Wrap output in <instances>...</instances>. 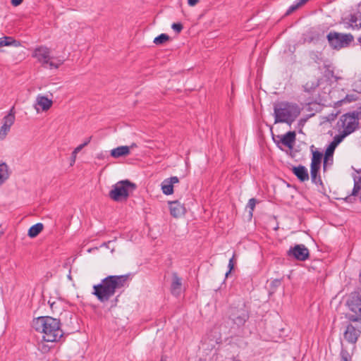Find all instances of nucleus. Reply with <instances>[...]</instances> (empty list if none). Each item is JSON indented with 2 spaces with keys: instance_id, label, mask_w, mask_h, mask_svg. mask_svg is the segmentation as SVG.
<instances>
[{
  "instance_id": "1",
  "label": "nucleus",
  "mask_w": 361,
  "mask_h": 361,
  "mask_svg": "<svg viewBox=\"0 0 361 361\" xmlns=\"http://www.w3.org/2000/svg\"><path fill=\"white\" fill-rule=\"evenodd\" d=\"M129 275H109L103 279L98 284L94 285L92 294L101 302H106L114 295L116 290L124 288L128 281Z\"/></svg>"
},
{
  "instance_id": "2",
  "label": "nucleus",
  "mask_w": 361,
  "mask_h": 361,
  "mask_svg": "<svg viewBox=\"0 0 361 361\" xmlns=\"http://www.w3.org/2000/svg\"><path fill=\"white\" fill-rule=\"evenodd\" d=\"M32 326L35 331L43 334L42 340L44 342L59 341L64 334L61 329L60 320L52 317H39L34 319Z\"/></svg>"
},
{
  "instance_id": "3",
  "label": "nucleus",
  "mask_w": 361,
  "mask_h": 361,
  "mask_svg": "<svg viewBox=\"0 0 361 361\" xmlns=\"http://www.w3.org/2000/svg\"><path fill=\"white\" fill-rule=\"evenodd\" d=\"M361 118V108L357 111L347 113L342 115L338 121L337 126L340 135L343 137L355 132L359 126Z\"/></svg>"
},
{
  "instance_id": "4",
  "label": "nucleus",
  "mask_w": 361,
  "mask_h": 361,
  "mask_svg": "<svg viewBox=\"0 0 361 361\" xmlns=\"http://www.w3.org/2000/svg\"><path fill=\"white\" fill-rule=\"evenodd\" d=\"M296 105L282 102L274 106L275 123H290L292 122L299 114Z\"/></svg>"
},
{
  "instance_id": "5",
  "label": "nucleus",
  "mask_w": 361,
  "mask_h": 361,
  "mask_svg": "<svg viewBox=\"0 0 361 361\" xmlns=\"http://www.w3.org/2000/svg\"><path fill=\"white\" fill-rule=\"evenodd\" d=\"M137 189V185L129 180H123L117 182L113 185V189L109 192V197L119 202L122 200H126L130 193Z\"/></svg>"
},
{
  "instance_id": "6",
  "label": "nucleus",
  "mask_w": 361,
  "mask_h": 361,
  "mask_svg": "<svg viewBox=\"0 0 361 361\" xmlns=\"http://www.w3.org/2000/svg\"><path fill=\"white\" fill-rule=\"evenodd\" d=\"M349 310L353 314H349L347 318L353 322L361 321V293H353L347 301Z\"/></svg>"
},
{
  "instance_id": "7",
  "label": "nucleus",
  "mask_w": 361,
  "mask_h": 361,
  "mask_svg": "<svg viewBox=\"0 0 361 361\" xmlns=\"http://www.w3.org/2000/svg\"><path fill=\"white\" fill-rule=\"evenodd\" d=\"M327 39L333 49H340L349 45V44L353 41L354 38L351 34L330 32L327 35Z\"/></svg>"
},
{
  "instance_id": "8",
  "label": "nucleus",
  "mask_w": 361,
  "mask_h": 361,
  "mask_svg": "<svg viewBox=\"0 0 361 361\" xmlns=\"http://www.w3.org/2000/svg\"><path fill=\"white\" fill-rule=\"evenodd\" d=\"M322 156L323 154L319 151L316 150L312 152V157L310 165V176L312 183L315 184L322 183L319 172L321 166Z\"/></svg>"
},
{
  "instance_id": "9",
  "label": "nucleus",
  "mask_w": 361,
  "mask_h": 361,
  "mask_svg": "<svg viewBox=\"0 0 361 361\" xmlns=\"http://www.w3.org/2000/svg\"><path fill=\"white\" fill-rule=\"evenodd\" d=\"M342 23L347 29H361V8L342 18Z\"/></svg>"
},
{
  "instance_id": "10",
  "label": "nucleus",
  "mask_w": 361,
  "mask_h": 361,
  "mask_svg": "<svg viewBox=\"0 0 361 361\" xmlns=\"http://www.w3.org/2000/svg\"><path fill=\"white\" fill-rule=\"evenodd\" d=\"M16 120L14 106H13L8 114L3 118L2 126L0 128V140H4L8 133L10 131L11 127Z\"/></svg>"
},
{
  "instance_id": "11",
  "label": "nucleus",
  "mask_w": 361,
  "mask_h": 361,
  "mask_svg": "<svg viewBox=\"0 0 361 361\" xmlns=\"http://www.w3.org/2000/svg\"><path fill=\"white\" fill-rule=\"evenodd\" d=\"M289 257H293L299 261H305L309 258V250L302 244L296 245L293 247H290L288 251Z\"/></svg>"
},
{
  "instance_id": "12",
  "label": "nucleus",
  "mask_w": 361,
  "mask_h": 361,
  "mask_svg": "<svg viewBox=\"0 0 361 361\" xmlns=\"http://www.w3.org/2000/svg\"><path fill=\"white\" fill-rule=\"evenodd\" d=\"M32 56L36 58L44 66L47 65L50 59V49L44 46L37 47L33 51Z\"/></svg>"
},
{
  "instance_id": "13",
  "label": "nucleus",
  "mask_w": 361,
  "mask_h": 361,
  "mask_svg": "<svg viewBox=\"0 0 361 361\" xmlns=\"http://www.w3.org/2000/svg\"><path fill=\"white\" fill-rule=\"evenodd\" d=\"M361 331L352 324H348L344 332V338L350 343H355L360 337Z\"/></svg>"
},
{
  "instance_id": "14",
  "label": "nucleus",
  "mask_w": 361,
  "mask_h": 361,
  "mask_svg": "<svg viewBox=\"0 0 361 361\" xmlns=\"http://www.w3.org/2000/svg\"><path fill=\"white\" fill-rule=\"evenodd\" d=\"M182 289V279L176 272L172 274V281L171 283V293L174 296H179Z\"/></svg>"
},
{
  "instance_id": "15",
  "label": "nucleus",
  "mask_w": 361,
  "mask_h": 361,
  "mask_svg": "<svg viewBox=\"0 0 361 361\" xmlns=\"http://www.w3.org/2000/svg\"><path fill=\"white\" fill-rule=\"evenodd\" d=\"M179 182L177 176H172L164 180L161 183V190L164 195H169L173 193V184Z\"/></svg>"
},
{
  "instance_id": "16",
  "label": "nucleus",
  "mask_w": 361,
  "mask_h": 361,
  "mask_svg": "<svg viewBox=\"0 0 361 361\" xmlns=\"http://www.w3.org/2000/svg\"><path fill=\"white\" fill-rule=\"evenodd\" d=\"M169 204L171 215L173 217L178 218L185 214V208L178 200L169 202Z\"/></svg>"
},
{
  "instance_id": "17",
  "label": "nucleus",
  "mask_w": 361,
  "mask_h": 361,
  "mask_svg": "<svg viewBox=\"0 0 361 361\" xmlns=\"http://www.w3.org/2000/svg\"><path fill=\"white\" fill-rule=\"evenodd\" d=\"M292 172L301 182L309 180L307 169L304 166L299 165L298 166H293L292 168Z\"/></svg>"
},
{
  "instance_id": "18",
  "label": "nucleus",
  "mask_w": 361,
  "mask_h": 361,
  "mask_svg": "<svg viewBox=\"0 0 361 361\" xmlns=\"http://www.w3.org/2000/svg\"><path fill=\"white\" fill-rule=\"evenodd\" d=\"M296 134L295 131H289L281 137V143L290 149L293 148L295 142Z\"/></svg>"
},
{
  "instance_id": "19",
  "label": "nucleus",
  "mask_w": 361,
  "mask_h": 361,
  "mask_svg": "<svg viewBox=\"0 0 361 361\" xmlns=\"http://www.w3.org/2000/svg\"><path fill=\"white\" fill-rule=\"evenodd\" d=\"M11 172L9 167L6 162L0 163V187H1L6 181L9 178Z\"/></svg>"
},
{
  "instance_id": "20",
  "label": "nucleus",
  "mask_w": 361,
  "mask_h": 361,
  "mask_svg": "<svg viewBox=\"0 0 361 361\" xmlns=\"http://www.w3.org/2000/svg\"><path fill=\"white\" fill-rule=\"evenodd\" d=\"M130 154L129 146H120L111 150L110 154L114 158L125 157Z\"/></svg>"
},
{
  "instance_id": "21",
  "label": "nucleus",
  "mask_w": 361,
  "mask_h": 361,
  "mask_svg": "<svg viewBox=\"0 0 361 361\" xmlns=\"http://www.w3.org/2000/svg\"><path fill=\"white\" fill-rule=\"evenodd\" d=\"M37 104L39 105L42 111H47L51 106L53 102L48 97L42 95H38L36 99Z\"/></svg>"
},
{
  "instance_id": "22",
  "label": "nucleus",
  "mask_w": 361,
  "mask_h": 361,
  "mask_svg": "<svg viewBox=\"0 0 361 361\" xmlns=\"http://www.w3.org/2000/svg\"><path fill=\"white\" fill-rule=\"evenodd\" d=\"M345 137L341 136L340 134L336 135L333 141L330 143L328 148L326 150V157L331 155L334 153L336 146L341 143Z\"/></svg>"
},
{
  "instance_id": "23",
  "label": "nucleus",
  "mask_w": 361,
  "mask_h": 361,
  "mask_svg": "<svg viewBox=\"0 0 361 361\" xmlns=\"http://www.w3.org/2000/svg\"><path fill=\"white\" fill-rule=\"evenodd\" d=\"M43 228L44 225L42 223H37L29 228L27 235L32 238H35L42 232Z\"/></svg>"
},
{
  "instance_id": "24",
  "label": "nucleus",
  "mask_w": 361,
  "mask_h": 361,
  "mask_svg": "<svg viewBox=\"0 0 361 361\" xmlns=\"http://www.w3.org/2000/svg\"><path fill=\"white\" fill-rule=\"evenodd\" d=\"M20 44V42L16 39H14L11 37H4L0 38V47L5 46L13 45L15 47H18Z\"/></svg>"
},
{
  "instance_id": "25",
  "label": "nucleus",
  "mask_w": 361,
  "mask_h": 361,
  "mask_svg": "<svg viewBox=\"0 0 361 361\" xmlns=\"http://www.w3.org/2000/svg\"><path fill=\"white\" fill-rule=\"evenodd\" d=\"M319 83V81H308L304 85V90L305 92H311L314 90L318 86Z\"/></svg>"
},
{
  "instance_id": "26",
  "label": "nucleus",
  "mask_w": 361,
  "mask_h": 361,
  "mask_svg": "<svg viewBox=\"0 0 361 361\" xmlns=\"http://www.w3.org/2000/svg\"><path fill=\"white\" fill-rule=\"evenodd\" d=\"M169 39L170 37L167 34L162 33L154 38V43L157 45L163 44L166 42L169 41Z\"/></svg>"
},
{
  "instance_id": "27",
  "label": "nucleus",
  "mask_w": 361,
  "mask_h": 361,
  "mask_svg": "<svg viewBox=\"0 0 361 361\" xmlns=\"http://www.w3.org/2000/svg\"><path fill=\"white\" fill-rule=\"evenodd\" d=\"M310 56L311 58V59L317 63H320L321 62H322L323 61V58H322V52H319V51H312L310 54Z\"/></svg>"
},
{
  "instance_id": "28",
  "label": "nucleus",
  "mask_w": 361,
  "mask_h": 361,
  "mask_svg": "<svg viewBox=\"0 0 361 361\" xmlns=\"http://www.w3.org/2000/svg\"><path fill=\"white\" fill-rule=\"evenodd\" d=\"M82 149L79 145L74 149V150L71 153V166H73L75 164L78 153L80 152Z\"/></svg>"
},
{
  "instance_id": "29",
  "label": "nucleus",
  "mask_w": 361,
  "mask_h": 361,
  "mask_svg": "<svg viewBox=\"0 0 361 361\" xmlns=\"http://www.w3.org/2000/svg\"><path fill=\"white\" fill-rule=\"evenodd\" d=\"M352 357L350 354L345 349L341 351V361H351Z\"/></svg>"
},
{
  "instance_id": "30",
  "label": "nucleus",
  "mask_w": 361,
  "mask_h": 361,
  "mask_svg": "<svg viewBox=\"0 0 361 361\" xmlns=\"http://www.w3.org/2000/svg\"><path fill=\"white\" fill-rule=\"evenodd\" d=\"M171 28L176 33L179 34L183 30V25L181 23H173L171 25Z\"/></svg>"
},
{
  "instance_id": "31",
  "label": "nucleus",
  "mask_w": 361,
  "mask_h": 361,
  "mask_svg": "<svg viewBox=\"0 0 361 361\" xmlns=\"http://www.w3.org/2000/svg\"><path fill=\"white\" fill-rule=\"evenodd\" d=\"M299 8V7L298 6V5L296 4L295 2L293 3V4H292L289 8L287 10L286 13V16H288L290 15V13H292L293 12L295 11L296 10H298Z\"/></svg>"
},
{
  "instance_id": "32",
  "label": "nucleus",
  "mask_w": 361,
  "mask_h": 361,
  "mask_svg": "<svg viewBox=\"0 0 361 361\" xmlns=\"http://www.w3.org/2000/svg\"><path fill=\"white\" fill-rule=\"evenodd\" d=\"M299 8V7L298 6V5L296 4L295 2L293 3V4H292L289 8L287 10L286 13V16H288L290 15V13H292L293 12L295 11L296 10H298Z\"/></svg>"
},
{
  "instance_id": "33",
  "label": "nucleus",
  "mask_w": 361,
  "mask_h": 361,
  "mask_svg": "<svg viewBox=\"0 0 361 361\" xmlns=\"http://www.w3.org/2000/svg\"><path fill=\"white\" fill-rule=\"evenodd\" d=\"M63 61H62V60H59V63H54V62H53V61H49V63H48L47 64H49V68H59V66H60L61 64H63Z\"/></svg>"
},
{
  "instance_id": "34",
  "label": "nucleus",
  "mask_w": 361,
  "mask_h": 361,
  "mask_svg": "<svg viewBox=\"0 0 361 361\" xmlns=\"http://www.w3.org/2000/svg\"><path fill=\"white\" fill-rule=\"evenodd\" d=\"M281 284V281L279 279H275L271 282V288L274 290L279 287Z\"/></svg>"
},
{
  "instance_id": "35",
  "label": "nucleus",
  "mask_w": 361,
  "mask_h": 361,
  "mask_svg": "<svg viewBox=\"0 0 361 361\" xmlns=\"http://www.w3.org/2000/svg\"><path fill=\"white\" fill-rule=\"evenodd\" d=\"M353 87H354L355 91H356L357 92L361 93V79L357 80L354 83Z\"/></svg>"
},
{
  "instance_id": "36",
  "label": "nucleus",
  "mask_w": 361,
  "mask_h": 361,
  "mask_svg": "<svg viewBox=\"0 0 361 361\" xmlns=\"http://www.w3.org/2000/svg\"><path fill=\"white\" fill-rule=\"evenodd\" d=\"M245 322L246 319L240 316H238L235 319V323H236L238 325L244 324Z\"/></svg>"
},
{
  "instance_id": "37",
  "label": "nucleus",
  "mask_w": 361,
  "mask_h": 361,
  "mask_svg": "<svg viewBox=\"0 0 361 361\" xmlns=\"http://www.w3.org/2000/svg\"><path fill=\"white\" fill-rule=\"evenodd\" d=\"M92 137V136L87 137L85 140V141L83 142V143L79 145V146L81 147L82 149H83L85 146H87L90 142Z\"/></svg>"
},
{
  "instance_id": "38",
  "label": "nucleus",
  "mask_w": 361,
  "mask_h": 361,
  "mask_svg": "<svg viewBox=\"0 0 361 361\" xmlns=\"http://www.w3.org/2000/svg\"><path fill=\"white\" fill-rule=\"evenodd\" d=\"M258 202L257 200L255 198L250 199V208L251 210H253L256 203Z\"/></svg>"
},
{
  "instance_id": "39",
  "label": "nucleus",
  "mask_w": 361,
  "mask_h": 361,
  "mask_svg": "<svg viewBox=\"0 0 361 361\" xmlns=\"http://www.w3.org/2000/svg\"><path fill=\"white\" fill-rule=\"evenodd\" d=\"M309 0H296L295 2L299 8L305 5Z\"/></svg>"
},
{
  "instance_id": "40",
  "label": "nucleus",
  "mask_w": 361,
  "mask_h": 361,
  "mask_svg": "<svg viewBox=\"0 0 361 361\" xmlns=\"http://www.w3.org/2000/svg\"><path fill=\"white\" fill-rule=\"evenodd\" d=\"M228 271L226 273L225 276L226 277H228V276L229 275V274L231 272V271L234 268V263H228Z\"/></svg>"
},
{
  "instance_id": "41",
  "label": "nucleus",
  "mask_w": 361,
  "mask_h": 361,
  "mask_svg": "<svg viewBox=\"0 0 361 361\" xmlns=\"http://www.w3.org/2000/svg\"><path fill=\"white\" fill-rule=\"evenodd\" d=\"M23 1V0H11V4L14 6H19L20 4H22V2Z\"/></svg>"
},
{
  "instance_id": "42",
  "label": "nucleus",
  "mask_w": 361,
  "mask_h": 361,
  "mask_svg": "<svg viewBox=\"0 0 361 361\" xmlns=\"http://www.w3.org/2000/svg\"><path fill=\"white\" fill-rule=\"evenodd\" d=\"M200 1V0H188V4L190 6H195L198 2Z\"/></svg>"
},
{
  "instance_id": "43",
  "label": "nucleus",
  "mask_w": 361,
  "mask_h": 361,
  "mask_svg": "<svg viewBox=\"0 0 361 361\" xmlns=\"http://www.w3.org/2000/svg\"><path fill=\"white\" fill-rule=\"evenodd\" d=\"M233 258H234V255H233V257L229 259V262L228 263H234L233 262Z\"/></svg>"
},
{
  "instance_id": "44",
  "label": "nucleus",
  "mask_w": 361,
  "mask_h": 361,
  "mask_svg": "<svg viewBox=\"0 0 361 361\" xmlns=\"http://www.w3.org/2000/svg\"><path fill=\"white\" fill-rule=\"evenodd\" d=\"M54 305V302L50 303V307L51 309H53Z\"/></svg>"
},
{
  "instance_id": "45",
  "label": "nucleus",
  "mask_w": 361,
  "mask_h": 361,
  "mask_svg": "<svg viewBox=\"0 0 361 361\" xmlns=\"http://www.w3.org/2000/svg\"><path fill=\"white\" fill-rule=\"evenodd\" d=\"M358 42L361 43V36L358 38Z\"/></svg>"
},
{
  "instance_id": "46",
  "label": "nucleus",
  "mask_w": 361,
  "mask_h": 361,
  "mask_svg": "<svg viewBox=\"0 0 361 361\" xmlns=\"http://www.w3.org/2000/svg\"><path fill=\"white\" fill-rule=\"evenodd\" d=\"M252 212H250V219L252 217Z\"/></svg>"
},
{
  "instance_id": "47",
  "label": "nucleus",
  "mask_w": 361,
  "mask_h": 361,
  "mask_svg": "<svg viewBox=\"0 0 361 361\" xmlns=\"http://www.w3.org/2000/svg\"><path fill=\"white\" fill-rule=\"evenodd\" d=\"M118 296H119V295H118V296L116 298V299H115V301H116H116H118Z\"/></svg>"
},
{
  "instance_id": "48",
  "label": "nucleus",
  "mask_w": 361,
  "mask_h": 361,
  "mask_svg": "<svg viewBox=\"0 0 361 361\" xmlns=\"http://www.w3.org/2000/svg\"><path fill=\"white\" fill-rule=\"evenodd\" d=\"M329 73H330L331 75H333V73H333V71H329Z\"/></svg>"
},
{
  "instance_id": "49",
  "label": "nucleus",
  "mask_w": 361,
  "mask_h": 361,
  "mask_svg": "<svg viewBox=\"0 0 361 361\" xmlns=\"http://www.w3.org/2000/svg\"><path fill=\"white\" fill-rule=\"evenodd\" d=\"M161 361H166L165 360H164L163 358L161 359Z\"/></svg>"
}]
</instances>
